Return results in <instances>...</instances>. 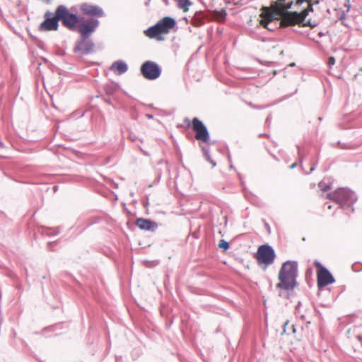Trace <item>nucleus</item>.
I'll return each instance as SVG.
<instances>
[{
  "mask_svg": "<svg viewBox=\"0 0 362 362\" xmlns=\"http://www.w3.org/2000/svg\"><path fill=\"white\" fill-rule=\"evenodd\" d=\"M218 247L224 250H227L229 248V243L224 240H221Z\"/></svg>",
  "mask_w": 362,
  "mask_h": 362,
  "instance_id": "obj_19",
  "label": "nucleus"
},
{
  "mask_svg": "<svg viewBox=\"0 0 362 362\" xmlns=\"http://www.w3.org/2000/svg\"><path fill=\"white\" fill-rule=\"evenodd\" d=\"M192 129L195 132V139L204 143H208L209 141V133L206 126L197 117L192 120Z\"/></svg>",
  "mask_w": 362,
  "mask_h": 362,
  "instance_id": "obj_7",
  "label": "nucleus"
},
{
  "mask_svg": "<svg viewBox=\"0 0 362 362\" xmlns=\"http://www.w3.org/2000/svg\"><path fill=\"white\" fill-rule=\"evenodd\" d=\"M357 339H358L359 341H362V336H361V335H358V336H357Z\"/></svg>",
  "mask_w": 362,
  "mask_h": 362,
  "instance_id": "obj_27",
  "label": "nucleus"
},
{
  "mask_svg": "<svg viewBox=\"0 0 362 362\" xmlns=\"http://www.w3.org/2000/svg\"><path fill=\"white\" fill-rule=\"evenodd\" d=\"M296 165H297V163H293V164L291 165V167H290V168H291V169H293V168H296Z\"/></svg>",
  "mask_w": 362,
  "mask_h": 362,
  "instance_id": "obj_23",
  "label": "nucleus"
},
{
  "mask_svg": "<svg viewBox=\"0 0 362 362\" xmlns=\"http://www.w3.org/2000/svg\"><path fill=\"white\" fill-rule=\"evenodd\" d=\"M136 225L144 230L155 231L158 228V224L156 222L143 218H138Z\"/></svg>",
  "mask_w": 362,
  "mask_h": 362,
  "instance_id": "obj_14",
  "label": "nucleus"
},
{
  "mask_svg": "<svg viewBox=\"0 0 362 362\" xmlns=\"http://www.w3.org/2000/svg\"><path fill=\"white\" fill-rule=\"evenodd\" d=\"M335 64V59L334 57H329L328 59V65L330 67Z\"/></svg>",
  "mask_w": 362,
  "mask_h": 362,
  "instance_id": "obj_20",
  "label": "nucleus"
},
{
  "mask_svg": "<svg viewBox=\"0 0 362 362\" xmlns=\"http://www.w3.org/2000/svg\"><path fill=\"white\" fill-rule=\"evenodd\" d=\"M52 13L47 11L45 14V21L40 25V30L44 31L57 30L59 27V18L57 8L55 11L54 16L52 17Z\"/></svg>",
  "mask_w": 362,
  "mask_h": 362,
  "instance_id": "obj_9",
  "label": "nucleus"
},
{
  "mask_svg": "<svg viewBox=\"0 0 362 362\" xmlns=\"http://www.w3.org/2000/svg\"><path fill=\"white\" fill-rule=\"evenodd\" d=\"M328 208L330 209L332 208V206L330 205H329Z\"/></svg>",
  "mask_w": 362,
  "mask_h": 362,
  "instance_id": "obj_30",
  "label": "nucleus"
},
{
  "mask_svg": "<svg viewBox=\"0 0 362 362\" xmlns=\"http://www.w3.org/2000/svg\"><path fill=\"white\" fill-rule=\"evenodd\" d=\"M328 198L339 204L341 208L351 206L357 200L355 193L346 188H339L327 195Z\"/></svg>",
  "mask_w": 362,
  "mask_h": 362,
  "instance_id": "obj_3",
  "label": "nucleus"
},
{
  "mask_svg": "<svg viewBox=\"0 0 362 362\" xmlns=\"http://www.w3.org/2000/svg\"><path fill=\"white\" fill-rule=\"evenodd\" d=\"M141 73L146 79L155 80L160 76L161 69L156 62L146 61L141 66Z\"/></svg>",
  "mask_w": 362,
  "mask_h": 362,
  "instance_id": "obj_6",
  "label": "nucleus"
},
{
  "mask_svg": "<svg viewBox=\"0 0 362 362\" xmlns=\"http://www.w3.org/2000/svg\"><path fill=\"white\" fill-rule=\"evenodd\" d=\"M178 2V6L182 8L184 11L188 9V6L191 4L189 0H177Z\"/></svg>",
  "mask_w": 362,
  "mask_h": 362,
  "instance_id": "obj_18",
  "label": "nucleus"
},
{
  "mask_svg": "<svg viewBox=\"0 0 362 362\" xmlns=\"http://www.w3.org/2000/svg\"><path fill=\"white\" fill-rule=\"evenodd\" d=\"M99 25V21L95 18L87 19L78 25L77 30L81 37L88 38Z\"/></svg>",
  "mask_w": 362,
  "mask_h": 362,
  "instance_id": "obj_8",
  "label": "nucleus"
},
{
  "mask_svg": "<svg viewBox=\"0 0 362 362\" xmlns=\"http://www.w3.org/2000/svg\"><path fill=\"white\" fill-rule=\"evenodd\" d=\"M129 138L131 140L134 141L135 140V136H133L132 134L129 135Z\"/></svg>",
  "mask_w": 362,
  "mask_h": 362,
  "instance_id": "obj_24",
  "label": "nucleus"
},
{
  "mask_svg": "<svg viewBox=\"0 0 362 362\" xmlns=\"http://www.w3.org/2000/svg\"><path fill=\"white\" fill-rule=\"evenodd\" d=\"M144 33L146 36L150 38H155L158 35L162 34L161 30H160L159 26L156 23L155 25L150 27L147 30L144 31Z\"/></svg>",
  "mask_w": 362,
  "mask_h": 362,
  "instance_id": "obj_16",
  "label": "nucleus"
},
{
  "mask_svg": "<svg viewBox=\"0 0 362 362\" xmlns=\"http://www.w3.org/2000/svg\"><path fill=\"white\" fill-rule=\"evenodd\" d=\"M162 33H168L173 29L175 25L176 21L174 18L170 17H164L157 23Z\"/></svg>",
  "mask_w": 362,
  "mask_h": 362,
  "instance_id": "obj_13",
  "label": "nucleus"
},
{
  "mask_svg": "<svg viewBox=\"0 0 362 362\" xmlns=\"http://www.w3.org/2000/svg\"><path fill=\"white\" fill-rule=\"evenodd\" d=\"M44 3L48 4L50 3L52 0H42Z\"/></svg>",
  "mask_w": 362,
  "mask_h": 362,
  "instance_id": "obj_26",
  "label": "nucleus"
},
{
  "mask_svg": "<svg viewBox=\"0 0 362 362\" xmlns=\"http://www.w3.org/2000/svg\"><path fill=\"white\" fill-rule=\"evenodd\" d=\"M275 257L274 250L269 245L259 246L256 253V258L258 262L264 264L266 266L273 264Z\"/></svg>",
  "mask_w": 362,
  "mask_h": 362,
  "instance_id": "obj_5",
  "label": "nucleus"
},
{
  "mask_svg": "<svg viewBox=\"0 0 362 362\" xmlns=\"http://www.w3.org/2000/svg\"><path fill=\"white\" fill-rule=\"evenodd\" d=\"M315 265L320 267L317 272V286L318 287H324L334 282V279L332 274L320 262H315Z\"/></svg>",
  "mask_w": 362,
  "mask_h": 362,
  "instance_id": "obj_10",
  "label": "nucleus"
},
{
  "mask_svg": "<svg viewBox=\"0 0 362 362\" xmlns=\"http://www.w3.org/2000/svg\"><path fill=\"white\" fill-rule=\"evenodd\" d=\"M57 8L59 21H62V24L66 28L74 30L78 22V17L74 13H71L64 5H59Z\"/></svg>",
  "mask_w": 362,
  "mask_h": 362,
  "instance_id": "obj_4",
  "label": "nucleus"
},
{
  "mask_svg": "<svg viewBox=\"0 0 362 362\" xmlns=\"http://www.w3.org/2000/svg\"><path fill=\"white\" fill-rule=\"evenodd\" d=\"M110 69L117 75H122L127 71L128 66L124 62L118 60L112 63Z\"/></svg>",
  "mask_w": 362,
  "mask_h": 362,
  "instance_id": "obj_15",
  "label": "nucleus"
},
{
  "mask_svg": "<svg viewBox=\"0 0 362 362\" xmlns=\"http://www.w3.org/2000/svg\"><path fill=\"white\" fill-rule=\"evenodd\" d=\"M293 3V0H276L272 1L269 7L263 6L260 14L262 18L260 24L269 30L272 29L269 28V24L274 20H280L281 27L293 26L300 23L305 26L310 25V22L305 23V21L309 11H313V5L308 2L307 8L301 12H290L288 10L291 8Z\"/></svg>",
  "mask_w": 362,
  "mask_h": 362,
  "instance_id": "obj_1",
  "label": "nucleus"
},
{
  "mask_svg": "<svg viewBox=\"0 0 362 362\" xmlns=\"http://www.w3.org/2000/svg\"><path fill=\"white\" fill-rule=\"evenodd\" d=\"M202 151L204 153V157L206 159L207 161L211 163L212 164V166L214 167L216 165V163L214 162V160L211 159L210 155H209V149L208 147L202 146Z\"/></svg>",
  "mask_w": 362,
  "mask_h": 362,
  "instance_id": "obj_17",
  "label": "nucleus"
},
{
  "mask_svg": "<svg viewBox=\"0 0 362 362\" xmlns=\"http://www.w3.org/2000/svg\"><path fill=\"white\" fill-rule=\"evenodd\" d=\"M94 47L95 45L91 40L81 37L79 41L76 42L74 51L81 55H86L94 51Z\"/></svg>",
  "mask_w": 362,
  "mask_h": 362,
  "instance_id": "obj_11",
  "label": "nucleus"
},
{
  "mask_svg": "<svg viewBox=\"0 0 362 362\" xmlns=\"http://www.w3.org/2000/svg\"><path fill=\"white\" fill-rule=\"evenodd\" d=\"M360 71H362V67L360 69Z\"/></svg>",
  "mask_w": 362,
  "mask_h": 362,
  "instance_id": "obj_31",
  "label": "nucleus"
},
{
  "mask_svg": "<svg viewBox=\"0 0 362 362\" xmlns=\"http://www.w3.org/2000/svg\"><path fill=\"white\" fill-rule=\"evenodd\" d=\"M81 11L86 16L91 17H102L104 15L103 8L97 5L83 3L80 5Z\"/></svg>",
  "mask_w": 362,
  "mask_h": 362,
  "instance_id": "obj_12",
  "label": "nucleus"
},
{
  "mask_svg": "<svg viewBox=\"0 0 362 362\" xmlns=\"http://www.w3.org/2000/svg\"><path fill=\"white\" fill-rule=\"evenodd\" d=\"M303 1H304V0H297V4H301Z\"/></svg>",
  "mask_w": 362,
  "mask_h": 362,
  "instance_id": "obj_25",
  "label": "nucleus"
},
{
  "mask_svg": "<svg viewBox=\"0 0 362 362\" xmlns=\"http://www.w3.org/2000/svg\"><path fill=\"white\" fill-rule=\"evenodd\" d=\"M313 170H314V167H312V168H310V172H312Z\"/></svg>",
  "mask_w": 362,
  "mask_h": 362,
  "instance_id": "obj_28",
  "label": "nucleus"
},
{
  "mask_svg": "<svg viewBox=\"0 0 362 362\" xmlns=\"http://www.w3.org/2000/svg\"><path fill=\"white\" fill-rule=\"evenodd\" d=\"M149 1L150 0H148L146 3V5H148L149 4Z\"/></svg>",
  "mask_w": 362,
  "mask_h": 362,
  "instance_id": "obj_29",
  "label": "nucleus"
},
{
  "mask_svg": "<svg viewBox=\"0 0 362 362\" xmlns=\"http://www.w3.org/2000/svg\"><path fill=\"white\" fill-rule=\"evenodd\" d=\"M298 263L296 261H286L282 264L279 272V283L276 287L285 291H292L298 285Z\"/></svg>",
  "mask_w": 362,
  "mask_h": 362,
  "instance_id": "obj_2",
  "label": "nucleus"
},
{
  "mask_svg": "<svg viewBox=\"0 0 362 362\" xmlns=\"http://www.w3.org/2000/svg\"><path fill=\"white\" fill-rule=\"evenodd\" d=\"M299 305H298V307L296 308V315H297L299 317H300V318H302V319H304V315H300V313H299Z\"/></svg>",
  "mask_w": 362,
  "mask_h": 362,
  "instance_id": "obj_21",
  "label": "nucleus"
},
{
  "mask_svg": "<svg viewBox=\"0 0 362 362\" xmlns=\"http://www.w3.org/2000/svg\"><path fill=\"white\" fill-rule=\"evenodd\" d=\"M184 122L187 125V126H189L191 122H190V120L189 118H185L184 119Z\"/></svg>",
  "mask_w": 362,
  "mask_h": 362,
  "instance_id": "obj_22",
  "label": "nucleus"
}]
</instances>
